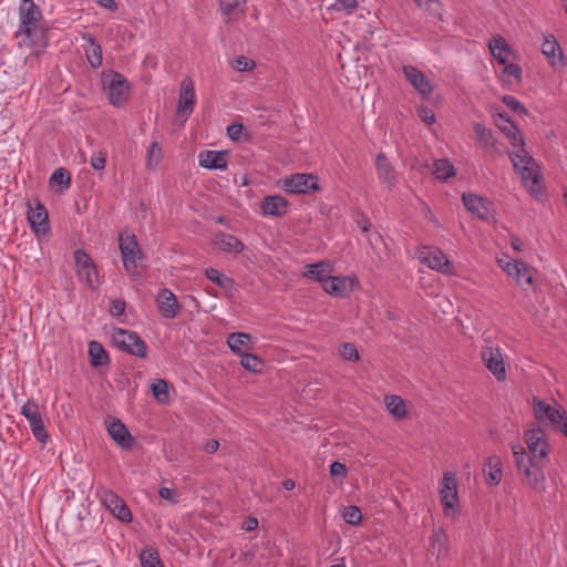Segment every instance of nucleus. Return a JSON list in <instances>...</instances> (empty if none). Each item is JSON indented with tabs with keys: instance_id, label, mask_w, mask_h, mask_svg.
<instances>
[{
	"instance_id": "39",
	"label": "nucleus",
	"mask_w": 567,
	"mask_h": 567,
	"mask_svg": "<svg viewBox=\"0 0 567 567\" xmlns=\"http://www.w3.org/2000/svg\"><path fill=\"white\" fill-rule=\"evenodd\" d=\"M386 409L395 419H403L406 415L404 401L398 395H388L384 399Z\"/></svg>"
},
{
	"instance_id": "24",
	"label": "nucleus",
	"mask_w": 567,
	"mask_h": 567,
	"mask_svg": "<svg viewBox=\"0 0 567 567\" xmlns=\"http://www.w3.org/2000/svg\"><path fill=\"white\" fill-rule=\"evenodd\" d=\"M542 52L551 66H564L566 64L564 51L554 35L544 38Z\"/></svg>"
},
{
	"instance_id": "64",
	"label": "nucleus",
	"mask_w": 567,
	"mask_h": 567,
	"mask_svg": "<svg viewBox=\"0 0 567 567\" xmlns=\"http://www.w3.org/2000/svg\"><path fill=\"white\" fill-rule=\"evenodd\" d=\"M257 527H258V520H257V518L249 517V518L244 523V528H245L247 532L255 530Z\"/></svg>"
},
{
	"instance_id": "13",
	"label": "nucleus",
	"mask_w": 567,
	"mask_h": 567,
	"mask_svg": "<svg viewBox=\"0 0 567 567\" xmlns=\"http://www.w3.org/2000/svg\"><path fill=\"white\" fill-rule=\"evenodd\" d=\"M28 220L35 233L41 238L47 236L50 230L49 216L45 206L39 200L28 203Z\"/></svg>"
},
{
	"instance_id": "55",
	"label": "nucleus",
	"mask_w": 567,
	"mask_h": 567,
	"mask_svg": "<svg viewBox=\"0 0 567 567\" xmlns=\"http://www.w3.org/2000/svg\"><path fill=\"white\" fill-rule=\"evenodd\" d=\"M135 235L124 231L118 237V248H138Z\"/></svg>"
},
{
	"instance_id": "16",
	"label": "nucleus",
	"mask_w": 567,
	"mask_h": 567,
	"mask_svg": "<svg viewBox=\"0 0 567 567\" xmlns=\"http://www.w3.org/2000/svg\"><path fill=\"white\" fill-rule=\"evenodd\" d=\"M420 260L431 269L445 275L454 274L453 262L445 256L443 250H423Z\"/></svg>"
},
{
	"instance_id": "53",
	"label": "nucleus",
	"mask_w": 567,
	"mask_h": 567,
	"mask_svg": "<svg viewBox=\"0 0 567 567\" xmlns=\"http://www.w3.org/2000/svg\"><path fill=\"white\" fill-rule=\"evenodd\" d=\"M343 518L350 525H358L362 520V514L357 506H348L343 512Z\"/></svg>"
},
{
	"instance_id": "40",
	"label": "nucleus",
	"mask_w": 567,
	"mask_h": 567,
	"mask_svg": "<svg viewBox=\"0 0 567 567\" xmlns=\"http://www.w3.org/2000/svg\"><path fill=\"white\" fill-rule=\"evenodd\" d=\"M140 563L142 567H164L159 554L155 548H144L140 554Z\"/></svg>"
},
{
	"instance_id": "45",
	"label": "nucleus",
	"mask_w": 567,
	"mask_h": 567,
	"mask_svg": "<svg viewBox=\"0 0 567 567\" xmlns=\"http://www.w3.org/2000/svg\"><path fill=\"white\" fill-rule=\"evenodd\" d=\"M163 159V151L157 142H153L146 155V166L147 168H155Z\"/></svg>"
},
{
	"instance_id": "33",
	"label": "nucleus",
	"mask_w": 567,
	"mask_h": 567,
	"mask_svg": "<svg viewBox=\"0 0 567 567\" xmlns=\"http://www.w3.org/2000/svg\"><path fill=\"white\" fill-rule=\"evenodd\" d=\"M429 551L437 559L443 558L447 554V535L443 528L433 532L430 539Z\"/></svg>"
},
{
	"instance_id": "47",
	"label": "nucleus",
	"mask_w": 567,
	"mask_h": 567,
	"mask_svg": "<svg viewBox=\"0 0 567 567\" xmlns=\"http://www.w3.org/2000/svg\"><path fill=\"white\" fill-rule=\"evenodd\" d=\"M499 267L506 272L508 277H513V275H517L520 267L524 265V262L516 260V259H509L506 255L504 257L497 259Z\"/></svg>"
},
{
	"instance_id": "57",
	"label": "nucleus",
	"mask_w": 567,
	"mask_h": 567,
	"mask_svg": "<svg viewBox=\"0 0 567 567\" xmlns=\"http://www.w3.org/2000/svg\"><path fill=\"white\" fill-rule=\"evenodd\" d=\"M126 303L121 299H112L110 305V313L114 317H120L124 313Z\"/></svg>"
},
{
	"instance_id": "54",
	"label": "nucleus",
	"mask_w": 567,
	"mask_h": 567,
	"mask_svg": "<svg viewBox=\"0 0 567 567\" xmlns=\"http://www.w3.org/2000/svg\"><path fill=\"white\" fill-rule=\"evenodd\" d=\"M502 101L505 105H507L512 111L526 115L528 112L526 107L513 95H504Z\"/></svg>"
},
{
	"instance_id": "51",
	"label": "nucleus",
	"mask_w": 567,
	"mask_h": 567,
	"mask_svg": "<svg viewBox=\"0 0 567 567\" xmlns=\"http://www.w3.org/2000/svg\"><path fill=\"white\" fill-rule=\"evenodd\" d=\"M339 353L344 360L348 361L357 362L360 359L355 346L349 342H344L341 344Z\"/></svg>"
},
{
	"instance_id": "7",
	"label": "nucleus",
	"mask_w": 567,
	"mask_h": 567,
	"mask_svg": "<svg viewBox=\"0 0 567 567\" xmlns=\"http://www.w3.org/2000/svg\"><path fill=\"white\" fill-rule=\"evenodd\" d=\"M457 478L452 472H445L440 486V498L445 516H455L458 513Z\"/></svg>"
},
{
	"instance_id": "35",
	"label": "nucleus",
	"mask_w": 567,
	"mask_h": 567,
	"mask_svg": "<svg viewBox=\"0 0 567 567\" xmlns=\"http://www.w3.org/2000/svg\"><path fill=\"white\" fill-rule=\"evenodd\" d=\"M503 71L501 73V81L506 86L518 85L523 80V70L516 63L507 62L506 64H502Z\"/></svg>"
},
{
	"instance_id": "15",
	"label": "nucleus",
	"mask_w": 567,
	"mask_h": 567,
	"mask_svg": "<svg viewBox=\"0 0 567 567\" xmlns=\"http://www.w3.org/2000/svg\"><path fill=\"white\" fill-rule=\"evenodd\" d=\"M525 441L529 451L530 460L543 461L548 454L546 435L540 427L530 429L525 433Z\"/></svg>"
},
{
	"instance_id": "30",
	"label": "nucleus",
	"mask_w": 567,
	"mask_h": 567,
	"mask_svg": "<svg viewBox=\"0 0 567 567\" xmlns=\"http://www.w3.org/2000/svg\"><path fill=\"white\" fill-rule=\"evenodd\" d=\"M199 166L206 169H225L227 161L224 152L204 151L198 155Z\"/></svg>"
},
{
	"instance_id": "44",
	"label": "nucleus",
	"mask_w": 567,
	"mask_h": 567,
	"mask_svg": "<svg viewBox=\"0 0 567 567\" xmlns=\"http://www.w3.org/2000/svg\"><path fill=\"white\" fill-rule=\"evenodd\" d=\"M152 392L155 399L161 403L169 401L168 383L163 379H157L152 383Z\"/></svg>"
},
{
	"instance_id": "8",
	"label": "nucleus",
	"mask_w": 567,
	"mask_h": 567,
	"mask_svg": "<svg viewBox=\"0 0 567 567\" xmlns=\"http://www.w3.org/2000/svg\"><path fill=\"white\" fill-rule=\"evenodd\" d=\"M112 340L117 348L132 355L138 358L147 357V346L135 332L115 328L112 332Z\"/></svg>"
},
{
	"instance_id": "50",
	"label": "nucleus",
	"mask_w": 567,
	"mask_h": 567,
	"mask_svg": "<svg viewBox=\"0 0 567 567\" xmlns=\"http://www.w3.org/2000/svg\"><path fill=\"white\" fill-rule=\"evenodd\" d=\"M230 65L238 72L251 71L256 68V63L252 59L245 55H239L230 61Z\"/></svg>"
},
{
	"instance_id": "48",
	"label": "nucleus",
	"mask_w": 567,
	"mask_h": 567,
	"mask_svg": "<svg viewBox=\"0 0 567 567\" xmlns=\"http://www.w3.org/2000/svg\"><path fill=\"white\" fill-rule=\"evenodd\" d=\"M474 132L477 140L484 145L489 146L493 145V132L491 128L486 127L482 123L474 124Z\"/></svg>"
},
{
	"instance_id": "23",
	"label": "nucleus",
	"mask_w": 567,
	"mask_h": 567,
	"mask_svg": "<svg viewBox=\"0 0 567 567\" xmlns=\"http://www.w3.org/2000/svg\"><path fill=\"white\" fill-rule=\"evenodd\" d=\"M496 125L507 136L513 147L525 146L524 135L507 115L498 113Z\"/></svg>"
},
{
	"instance_id": "11",
	"label": "nucleus",
	"mask_w": 567,
	"mask_h": 567,
	"mask_svg": "<svg viewBox=\"0 0 567 567\" xmlns=\"http://www.w3.org/2000/svg\"><path fill=\"white\" fill-rule=\"evenodd\" d=\"M402 72L409 84L419 93L423 100H429L434 91L432 81L416 66L405 64Z\"/></svg>"
},
{
	"instance_id": "1",
	"label": "nucleus",
	"mask_w": 567,
	"mask_h": 567,
	"mask_svg": "<svg viewBox=\"0 0 567 567\" xmlns=\"http://www.w3.org/2000/svg\"><path fill=\"white\" fill-rule=\"evenodd\" d=\"M509 158L520 176L523 185L532 196L538 198L542 194L540 182L543 176L535 158L526 151L525 146H518L516 151L511 152Z\"/></svg>"
},
{
	"instance_id": "52",
	"label": "nucleus",
	"mask_w": 567,
	"mask_h": 567,
	"mask_svg": "<svg viewBox=\"0 0 567 567\" xmlns=\"http://www.w3.org/2000/svg\"><path fill=\"white\" fill-rule=\"evenodd\" d=\"M219 248H244L243 244L234 236L228 234H221L217 236L216 245H219Z\"/></svg>"
},
{
	"instance_id": "41",
	"label": "nucleus",
	"mask_w": 567,
	"mask_h": 567,
	"mask_svg": "<svg viewBox=\"0 0 567 567\" xmlns=\"http://www.w3.org/2000/svg\"><path fill=\"white\" fill-rule=\"evenodd\" d=\"M365 0H336L331 6L328 7L329 11L344 12L346 14H352Z\"/></svg>"
},
{
	"instance_id": "29",
	"label": "nucleus",
	"mask_w": 567,
	"mask_h": 567,
	"mask_svg": "<svg viewBox=\"0 0 567 567\" xmlns=\"http://www.w3.org/2000/svg\"><path fill=\"white\" fill-rule=\"evenodd\" d=\"M332 266L329 261H320L317 264L307 265L305 267L303 276L313 279L318 282L327 284L328 279L332 276Z\"/></svg>"
},
{
	"instance_id": "63",
	"label": "nucleus",
	"mask_w": 567,
	"mask_h": 567,
	"mask_svg": "<svg viewBox=\"0 0 567 567\" xmlns=\"http://www.w3.org/2000/svg\"><path fill=\"white\" fill-rule=\"evenodd\" d=\"M219 449V442L216 440L208 441L205 446L204 451L208 454L215 453Z\"/></svg>"
},
{
	"instance_id": "10",
	"label": "nucleus",
	"mask_w": 567,
	"mask_h": 567,
	"mask_svg": "<svg viewBox=\"0 0 567 567\" xmlns=\"http://www.w3.org/2000/svg\"><path fill=\"white\" fill-rule=\"evenodd\" d=\"M481 358L485 368L502 382L506 380V363L503 351L499 347L485 346L481 350Z\"/></svg>"
},
{
	"instance_id": "34",
	"label": "nucleus",
	"mask_w": 567,
	"mask_h": 567,
	"mask_svg": "<svg viewBox=\"0 0 567 567\" xmlns=\"http://www.w3.org/2000/svg\"><path fill=\"white\" fill-rule=\"evenodd\" d=\"M251 336L249 333L245 332H234L230 333L227 338V344L231 352L236 353L237 355H241L245 353V350L252 349V344L250 343Z\"/></svg>"
},
{
	"instance_id": "42",
	"label": "nucleus",
	"mask_w": 567,
	"mask_h": 567,
	"mask_svg": "<svg viewBox=\"0 0 567 567\" xmlns=\"http://www.w3.org/2000/svg\"><path fill=\"white\" fill-rule=\"evenodd\" d=\"M240 364L252 373H259L264 368V362L258 355L246 352L240 355Z\"/></svg>"
},
{
	"instance_id": "36",
	"label": "nucleus",
	"mask_w": 567,
	"mask_h": 567,
	"mask_svg": "<svg viewBox=\"0 0 567 567\" xmlns=\"http://www.w3.org/2000/svg\"><path fill=\"white\" fill-rule=\"evenodd\" d=\"M84 39L87 41V44L85 47V55L87 62L93 69H97L103 63L102 48L92 37H87Z\"/></svg>"
},
{
	"instance_id": "22",
	"label": "nucleus",
	"mask_w": 567,
	"mask_h": 567,
	"mask_svg": "<svg viewBox=\"0 0 567 567\" xmlns=\"http://www.w3.org/2000/svg\"><path fill=\"white\" fill-rule=\"evenodd\" d=\"M107 432L114 442L123 450H131L133 437L126 426L117 419H110L105 422Z\"/></svg>"
},
{
	"instance_id": "20",
	"label": "nucleus",
	"mask_w": 567,
	"mask_h": 567,
	"mask_svg": "<svg viewBox=\"0 0 567 567\" xmlns=\"http://www.w3.org/2000/svg\"><path fill=\"white\" fill-rule=\"evenodd\" d=\"M357 284L353 277L331 276L327 284H323V290L334 297H346L353 291Z\"/></svg>"
},
{
	"instance_id": "37",
	"label": "nucleus",
	"mask_w": 567,
	"mask_h": 567,
	"mask_svg": "<svg viewBox=\"0 0 567 567\" xmlns=\"http://www.w3.org/2000/svg\"><path fill=\"white\" fill-rule=\"evenodd\" d=\"M433 174L437 179L445 182L456 175V169L449 159L441 158L434 162Z\"/></svg>"
},
{
	"instance_id": "31",
	"label": "nucleus",
	"mask_w": 567,
	"mask_h": 567,
	"mask_svg": "<svg viewBox=\"0 0 567 567\" xmlns=\"http://www.w3.org/2000/svg\"><path fill=\"white\" fill-rule=\"evenodd\" d=\"M122 259L126 271L132 276H137L144 270L143 250H121Z\"/></svg>"
},
{
	"instance_id": "38",
	"label": "nucleus",
	"mask_w": 567,
	"mask_h": 567,
	"mask_svg": "<svg viewBox=\"0 0 567 567\" xmlns=\"http://www.w3.org/2000/svg\"><path fill=\"white\" fill-rule=\"evenodd\" d=\"M89 355L93 367L106 365L110 361L107 352L103 349L100 342L91 341L89 343Z\"/></svg>"
},
{
	"instance_id": "9",
	"label": "nucleus",
	"mask_w": 567,
	"mask_h": 567,
	"mask_svg": "<svg viewBox=\"0 0 567 567\" xmlns=\"http://www.w3.org/2000/svg\"><path fill=\"white\" fill-rule=\"evenodd\" d=\"M21 414L28 420L33 436L45 444L49 441V433L39 404L34 400H28L21 408Z\"/></svg>"
},
{
	"instance_id": "6",
	"label": "nucleus",
	"mask_w": 567,
	"mask_h": 567,
	"mask_svg": "<svg viewBox=\"0 0 567 567\" xmlns=\"http://www.w3.org/2000/svg\"><path fill=\"white\" fill-rule=\"evenodd\" d=\"M533 410L536 420L539 423L549 422L560 431L561 424L567 422V414L557 402L548 403L544 400L534 398Z\"/></svg>"
},
{
	"instance_id": "26",
	"label": "nucleus",
	"mask_w": 567,
	"mask_h": 567,
	"mask_svg": "<svg viewBox=\"0 0 567 567\" xmlns=\"http://www.w3.org/2000/svg\"><path fill=\"white\" fill-rule=\"evenodd\" d=\"M357 225L361 229V235L359 237L361 245H368L371 248H377L380 245L386 246L382 236L378 231L371 229V223L365 216H360L357 219Z\"/></svg>"
},
{
	"instance_id": "14",
	"label": "nucleus",
	"mask_w": 567,
	"mask_h": 567,
	"mask_svg": "<svg viewBox=\"0 0 567 567\" xmlns=\"http://www.w3.org/2000/svg\"><path fill=\"white\" fill-rule=\"evenodd\" d=\"M462 200L465 208L475 217L482 220H491L494 218L493 204L486 198L475 194H463Z\"/></svg>"
},
{
	"instance_id": "56",
	"label": "nucleus",
	"mask_w": 567,
	"mask_h": 567,
	"mask_svg": "<svg viewBox=\"0 0 567 567\" xmlns=\"http://www.w3.org/2000/svg\"><path fill=\"white\" fill-rule=\"evenodd\" d=\"M90 164L95 171H103L106 164V153L95 152L90 159Z\"/></svg>"
},
{
	"instance_id": "17",
	"label": "nucleus",
	"mask_w": 567,
	"mask_h": 567,
	"mask_svg": "<svg viewBox=\"0 0 567 567\" xmlns=\"http://www.w3.org/2000/svg\"><path fill=\"white\" fill-rule=\"evenodd\" d=\"M195 87L190 79H184L181 83L177 114L188 118L195 106Z\"/></svg>"
},
{
	"instance_id": "58",
	"label": "nucleus",
	"mask_w": 567,
	"mask_h": 567,
	"mask_svg": "<svg viewBox=\"0 0 567 567\" xmlns=\"http://www.w3.org/2000/svg\"><path fill=\"white\" fill-rule=\"evenodd\" d=\"M347 466L340 462H332L330 465V475L332 477L344 478L347 476Z\"/></svg>"
},
{
	"instance_id": "25",
	"label": "nucleus",
	"mask_w": 567,
	"mask_h": 567,
	"mask_svg": "<svg viewBox=\"0 0 567 567\" xmlns=\"http://www.w3.org/2000/svg\"><path fill=\"white\" fill-rule=\"evenodd\" d=\"M375 171L378 178L388 187L392 188L398 184V175L384 153H379L377 155Z\"/></svg>"
},
{
	"instance_id": "46",
	"label": "nucleus",
	"mask_w": 567,
	"mask_h": 567,
	"mask_svg": "<svg viewBox=\"0 0 567 567\" xmlns=\"http://www.w3.org/2000/svg\"><path fill=\"white\" fill-rule=\"evenodd\" d=\"M517 285L519 286H529L534 285V270L527 265H523L517 272V275H513L512 277Z\"/></svg>"
},
{
	"instance_id": "2",
	"label": "nucleus",
	"mask_w": 567,
	"mask_h": 567,
	"mask_svg": "<svg viewBox=\"0 0 567 567\" xmlns=\"http://www.w3.org/2000/svg\"><path fill=\"white\" fill-rule=\"evenodd\" d=\"M514 460L518 472L524 475V483L537 493L546 488V480L539 460H530L526 455L524 446L519 443L512 446Z\"/></svg>"
},
{
	"instance_id": "43",
	"label": "nucleus",
	"mask_w": 567,
	"mask_h": 567,
	"mask_svg": "<svg viewBox=\"0 0 567 567\" xmlns=\"http://www.w3.org/2000/svg\"><path fill=\"white\" fill-rule=\"evenodd\" d=\"M50 184L51 185H54V184L60 185V192H63L70 187L71 175L65 168L60 167V168L55 169L54 173L51 175Z\"/></svg>"
},
{
	"instance_id": "59",
	"label": "nucleus",
	"mask_w": 567,
	"mask_h": 567,
	"mask_svg": "<svg viewBox=\"0 0 567 567\" xmlns=\"http://www.w3.org/2000/svg\"><path fill=\"white\" fill-rule=\"evenodd\" d=\"M419 115L421 120L427 125H432L435 123L434 112L426 106H423L419 110Z\"/></svg>"
},
{
	"instance_id": "61",
	"label": "nucleus",
	"mask_w": 567,
	"mask_h": 567,
	"mask_svg": "<svg viewBox=\"0 0 567 567\" xmlns=\"http://www.w3.org/2000/svg\"><path fill=\"white\" fill-rule=\"evenodd\" d=\"M158 494L163 499H166L172 503L176 502V492L172 488L161 487Z\"/></svg>"
},
{
	"instance_id": "32",
	"label": "nucleus",
	"mask_w": 567,
	"mask_h": 567,
	"mask_svg": "<svg viewBox=\"0 0 567 567\" xmlns=\"http://www.w3.org/2000/svg\"><path fill=\"white\" fill-rule=\"evenodd\" d=\"M246 0H219V9L225 22L230 23L238 20L244 13Z\"/></svg>"
},
{
	"instance_id": "5",
	"label": "nucleus",
	"mask_w": 567,
	"mask_h": 567,
	"mask_svg": "<svg viewBox=\"0 0 567 567\" xmlns=\"http://www.w3.org/2000/svg\"><path fill=\"white\" fill-rule=\"evenodd\" d=\"M278 184L287 194H310L320 190L318 177L306 173L291 174L279 179Z\"/></svg>"
},
{
	"instance_id": "60",
	"label": "nucleus",
	"mask_w": 567,
	"mask_h": 567,
	"mask_svg": "<svg viewBox=\"0 0 567 567\" xmlns=\"http://www.w3.org/2000/svg\"><path fill=\"white\" fill-rule=\"evenodd\" d=\"M243 131H244V126L241 124H230L227 127V134L231 141H239L241 137Z\"/></svg>"
},
{
	"instance_id": "28",
	"label": "nucleus",
	"mask_w": 567,
	"mask_h": 567,
	"mask_svg": "<svg viewBox=\"0 0 567 567\" xmlns=\"http://www.w3.org/2000/svg\"><path fill=\"white\" fill-rule=\"evenodd\" d=\"M483 471L486 474V483L497 486L503 477V463L499 456L493 455L487 457L483 464Z\"/></svg>"
},
{
	"instance_id": "49",
	"label": "nucleus",
	"mask_w": 567,
	"mask_h": 567,
	"mask_svg": "<svg viewBox=\"0 0 567 567\" xmlns=\"http://www.w3.org/2000/svg\"><path fill=\"white\" fill-rule=\"evenodd\" d=\"M205 275L207 279L216 284L220 288H228L233 280L224 275H221L217 269L215 268H207L205 270Z\"/></svg>"
},
{
	"instance_id": "62",
	"label": "nucleus",
	"mask_w": 567,
	"mask_h": 567,
	"mask_svg": "<svg viewBox=\"0 0 567 567\" xmlns=\"http://www.w3.org/2000/svg\"><path fill=\"white\" fill-rule=\"evenodd\" d=\"M421 9L430 10L433 4L440 6V0H413Z\"/></svg>"
},
{
	"instance_id": "3",
	"label": "nucleus",
	"mask_w": 567,
	"mask_h": 567,
	"mask_svg": "<svg viewBox=\"0 0 567 567\" xmlns=\"http://www.w3.org/2000/svg\"><path fill=\"white\" fill-rule=\"evenodd\" d=\"M42 19V12L33 0H22L19 7L20 25L17 37H24L23 44L33 47V35L35 34L39 22Z\"/></svg>"
},
{
	"instance_id": "4",
	"label": "nucleus",
	"mask_w": 567,
	"mask_h": 567,
	"mask_svg": "<svg viewBox=\"0 0 567 567\" xmlns=\"http://www.w3.org/2000/svg\"><path fill=\"white\" fill-rule=\"evenodd\" d=\"M102 84L113 106L120 107L128 100L130 83L121 73L116 71L105 73Z\"/></svg>"
},
{
	"instance_id": "12",
	"label": "nucleus",
	"mask_w": 567,
	"mask_h": 567,
	"mask_svg": "<svg viewBox=\"0 0 567 567\" xmlns=\"http://www.w3.org/2000/svg\"><path fill=\"white\" fill-rule=\"evenodd\" d=\"M97 495L103 505L121 522L130 523L133 519L132 513L124 501L107 488L97 489Z\"/></svg>"
},
{
	"instance_id": "18",
	"label": "nucleus",
	"mask_w": 567,
	"mask_h": 567,
	"mask_svg": "<svg viewBox=\"0 0 567 567\" xmlns=\"http://www.w3.org/2000/svg\"><path fill=\"white\" fill-rule=\"evenodd\" d=\"M74 258L79 278L93 286L97 280V270L91 257L85 250H75Z\"/></svg>"
},
{
	"instance_id": "21",
	"label": "nucleus",
	"mask_w": 567,
	"mask_h": 567,
	"mask_svg": "<svg viewBox=\"0 0 567 567\" xmlns=\"http://www.w3.org/2000/svg\"><path fill=\"white\" fill-rule=\"evenodd\" d=\"M288 208L289 202L281 195L266 196L260 204L261 213L267 217H284Z\"/></svg>"
},
{
	"instance_id": "27",
	"label": "nucleus",
	"mask_w": 567,
	"mask_h": 567,
	"mask_svg": "<svg viewBox=\"0 0 567 567\" xmlns=\"http://www.w3.org/2000/svg\"><path fill=\"white\" fill-rule=\"evenodd\" d=\"M488 49H489L493 58L499 64H506L507 62H509L511 58L514 54L512 48L506 42L504 37L499 35V34L492 37V39L488 41Z\"/></svg>"
},
{
	"instance_id": "19",
	"label": "nucleus",
	"mask_w": 567,
	"mask_h": 567,
	"mask_svg": "<svg viewBox=\"0 0 567 567\" xmlns=\"http://www.w3.org/2000/svg\"><path fill=\"white\" fill-rule=\"evenodd\" d=\"M159 313L166 319H174L181 312V305L172 290L162 289L156 298Z\"/></svg>"
}]
</instances>
